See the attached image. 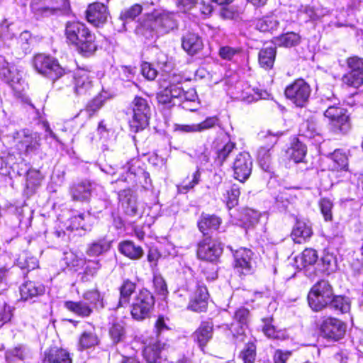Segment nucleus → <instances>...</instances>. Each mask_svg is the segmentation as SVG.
<instances>
[{"label": "nucleus", "instance_id": "19", "mask_svg": "<svg viewBox=\"0 0 363 363\" xmlns=\"http://www.w3.org/2000/svg\"><path fill=\"white\" fill-rule=\"evenodd\" d=\"M12 137L14 140H18L25 147L26 152L33 151L39 146L40 137L36 133H29L26 130L16 131Z\"/></svg>", "mask_w": 363, "mask_h": 363}, {"label": "nucleus", "instance_id": "36", "mask_svg": "<svg viewBox=\"0 0 363 363\" xmlns=\"http://www.w3.org/2000/svg\"><path fill=\"white\" fill-rule=\"evenodd\" d=\"M92 216L89 213H81L74 216L70 219L69 228L72 230H78L79 228L84 230H89L91 228V220Z\"/></svg>", "mask_w": 363, "mask_h": 363}, {"label": "nucleus", "instance_id": "22", "mask_svg": "<svg viewBox=\"0 0 363 363\" xmlns=\"http://www.w3.org/2000/svg\"><path fill=\"white\" fill-rule=\"evenodd\" d=\"M21 299L30 301L44 294L45 286L38 282L28 281L20 286Z\"/></svg>", "mask_w": 363, "mask_h": 363}, {"label": "nucleus", "instance_id": "31", "mask_svg": "<svg viewBox=\"0 0 363 363\" xmlns=\"http://www.w3.org/2000/svg\"><path fill=\"white\" fill-rule=\"evenodd\" d=\"M276 53V48L274 46L262 48L258 55L260 66L266 69H271L275 60Z\"/></svg>", "mask_w": 363, "mask_h": 363}, {"label": "nucleus", "instance_id": "40", "mask_svg": "<svg viewBox=\"0 0 363 363\" xmlns=\"http://www.w3.org/2000/svg\"><path fill=\"white\" fill-rule=\"evenodd\" d=\"M224 199L229 209L235 207L238 203V199L240 194V187L236 184L230 185L225 190Z\"/></svg>", "mask_w": 363, "mask_h": 363}, {"label": "nucleus", "instance_id": "59", "mask_svg": "<svg viewBox=\"0 0 363 363\" xmlns=\"http://www.w3.org/2000/svg\"><path fill=\"white\" fill-rule=\"evenodd\" d=\"M347 65L350 72L362 74L363 75V58L358 57H352L347 60Z\"/></svg>", "mask_w": 363, "mask_h": 363}, {"label": "nucleus", "instance_id": "29", "mask_svg": "<svg viewBox=\"0 0 363 363\" xmlns=\"http://www.w3.org/2000/svg\"><path fill=\"white\" fill-rule=\"evenodd\" d=\"M221 223V219L214 215L202 214L198 222L199 230L203 234L207 235L209 231L216 230Z\"/></svg>", "mask_w": 363, "mask_h": 363}, {"label": "nucleus", "instance_id": "62", "mask_svg": "<svg viewBox=\"0 0 363 363\" xmlns=\"http://www.w3.org/2000/svg\"><path fill=\"white\" fill-rule=\"evenodd\" d=\"M153 284L155 291L157 294L164 296L167 294V286L164 278L160 275L156 274L153 278Z\"/></svg>", "mask_w": 363, "mask_h": 363}, {"label": "nucleus", "instance_id": "51", "mask_svg": "<svg viewBox=\"0 0 363 363\" xmlns=\"http://www.w3.org/2000/svg\"><path fill=\"white\" fill-rule=\"evenodd\" d=\"M321 264L323 269H321L323 273L330 274L336 269V259L335 257L329 253L325 254L321 259Z\"/></svg>", "mask_w": 363, "mask_h": 363}, {"label": "nucleus", "instance_id": "8", "mask_svg": "<svg viewBox=\"0 0 363 363\" xmlns=\"http://www.w3.org/2000/svg\"><path fill=\"white\" fill-rule=\"evenodd\" d=\"M310 86L302 79L294 81L285 89V95L296 106L303 107L308 102L311 95Z\"/></svg>", "mask_w": 363, "mask_h": 363}, {"label": "nucleus", "instance_id": "25", "mask_svg": "<svg viewBox=\"0 0 363 363\" xmlns=\"http://www.w3.org/2000/svg\"><path fill=\"white\" fill-rule=\"evenodd\" d=\"M92 77L89 72L78 71L74 77V91L77 95L86 94L92 88Z\"/></svg>", "mask_w": 363, "mask_h": 363}, {"label": "nucleus", "instance_id": "47", "mask_svg": "<svg viewBox=\"0 0 363 363\" xmlns=\"http://www.w3.org/2000/svg\"><path fill=\"white\" fill-rule=\"evenodd\" d=\"M256 355V345L253 342H248L240 353L239 357L244 363H254Z\"/></svg>", "mask_w": 363, "mask_h": 363}, {"label": "nucleus", "instance_id": "15", "mask_svg": "<svg viewBox=\"0 0 363 363\" xmlns=\"http://www.w3.org/2000/svg\"><path fill=\"white\" fill-rule=\"evenodd\" d=\"M169 347V344L160 340L152 341L145 347L143 357L148 363H159L162 358V352Z\"/></svg>", "mask_w": 363, "mask_h": 363}, {"label": "nucleus", "instance_id": "18", "mask_svg": "<svg viewBox=\"0 0 363 363\" xmlns=\"http://www.w3.org/2000/svg\"><path fill=\"white\" fill-rule=\"evenodd\" d=\"M143 11V6L140 4H135L133 6L123 9L119 15L118 21L121 26L118 28L119 32L126 31L128 26L132 23L137 16Z\"/></svg>", "mask_w": 363, "mask_h": 363}, {"label": "nucleus", "instance_id": "28", "mask_svg": "<svg viewBox=\"0 0 363 363\" xmlns=\"http://www.w3.org/2000/svg\"><path fill=\"white\" fill-rule=\"evenodd\" d=\"M43 363H72V360L67 350L54 348L45 353Z\"/></svg>", "mask_w": 363, "mask_h": 363}, {"label": "nucleus", "instance_id": "42", "mask_svg": "<svg viewBox=\"0 0 363 363\" xmlns=\"http://www.w3.org/2000/svg\"><path fill=\"white\" fill-rule=\"evenodd\" d=\"M329 306L342 313H347L350 310V302L348 298L342 296L333 295Z\"/></svg>", "mask_w": 363, "mask_h": 363}, {"label": "nucleus", "instance_id": "11", "mask_svg": "<svg viewBox=\"0 0 363 363\" xmlns=\"http://www.w3.org/2000/svg\"><path fill=\"white\" fill-rule=\"evenodd\" d=\"M234 177L241 182H245L251 174L252 160L247 152H239L233 162Z\"/></svg>", "mask_w": 363, "mask_h": 363}, {"label": "nucleus", "instance_id": "17", "mask_svg": "<svg viewBox=\"0 0 363 363\" xmlns=\"http://www.w3.org/2000/svg\"><path fill=\"white\" fill-rule=\"evenodd\" d=\"M118 199L125 213L130 216L140 214L135 196L130 189H125L118 192Z\"/></svg>", "mask_w": 363, "mask_h": 363}, {"label": "nucleus", "instance_id": "60", "mask_svg": "<svg viewBox=\"0 0 363 363\" xmlns=\"http://www.w3.org/2000/svg\"><path fill=\"white\" fill-rule=\"evenodd\" d=\"M263 326L262 331L264 334L270 338H277L278 337V332L277 331L275 327L272 324V318H267L262 320Z\"/></svg>", "mask_w": 363, "mask_h": 363}, {"label": "nucleus", "instance_id": "37", "mask_svg": "<svg viewBox=\"0 0 363 363\" xmlns=\"http://www.w3.org/2000/svg\"><path fill=\"white\" fill-rule=\"evenodd\" d=\"M255 26L261 32H272L277 29L279 21L275 16H265L256 20Z\"/></svg>", "mask_w": 363, "mask_h": 363}, {"label": "nucleus", "instance_id": "64", "mask_svg": "<svg viewBox=\"0 0 363 363\" xmlns=\"http://www.w3.org/2000/svg\"><path fill=\"white\" fill-rule=\"evenodd\" d=\"M96 337L91 333H84L79 340L80 346L83 348L92 347L96 345Z\"/></svg>", "mask_w": 363, "mask_h": 363}, {"label": "nucleus", "instance_id": "26", "mask_svg": "<svg viewBox=\"0 0 363 363\" xmlns=\"http://www.w3.org/2000/svg\"><path fill=\"white\" fill-rule=\"evenodd\" d=\"M208 294L206 286H199L190 301L188 308L195 312L204 311L207 308Z\"/></svg>", "mask_w": 363, "mask_h": 363}, {"label": "nucleus", "instance_id": "44", "mask_svg": "<svg viewBox=\"0 0 363 363\" xmlns=\"http://www.w3.org/2000/svg\"><path fill=\"white\" fill-rule=\"evenodd\" d=\"M0 77L11 86L20 80L19 74L13 68L9 67L8 64L0 69Z\"/></svg>", "mask_w": 363, "mask_h": 363}, {"label": "nucleus", "instance_id": "1", "mask_svg": "<svg viewBox=\"0 0 363 363\" xmlns=\"http://www.w3.org/2000/svg\"><path fill=\"white\" fill-rule=\"evenodd\" d=\"M65 35L67 40L81 52L92 54L97 48L95 35L84 23L79 21L67 23Z\"/></svg>", "mask_w": 363, "mask_h": 363}, {"label": "nucleus", "instance_id": "54", "mask_svg": "<svg viewBox=\"0 0 363 363\" xmlns=\"http://www.w3.org/2000/svg\"><path fill=\"white\" fill-rule=\"evenodd\" d=\"M302 135L306 138H313L315 136H320L316 124L313 121H307L302 124L301 129Z\"/></svg>", "mask_w": 363, "mask_h": 363}, {"label": "nucleus", "instance_id": "33", "mask_svg": "<svg viewBox=\"0 0 363 363\" xmlns=\"http://www.w3.org/2000/svg\"><path fill=\"white\" fill-rule=\"evenodd\" d=\"M275 45L291 48L298 45L301 42V36L294 32H288L275 37L273 40Z\"/></svg>", "mask_w": 363, "mask_h": 363}, {"label": "nucleus", "instance_id": "4", "mask_svg": "<svg viewBox=\"0 0 363 363\" xmlns=\"http://www.w3.org/2000/svg\"><path fill=\"white\" fill-rule=\"evenodd\" d=\"M133 116L130 121V128L137 133L144 130L149 124L151 116V106L147 99L135 96L132 101Z\"/></svg>", "mask_w": 363, "mask_h": 363}, {"label": "nucleus", "instance_id": "5", "mask_svg": "<svg viewBox=\"0 0 363 363\" xmlns=\"http://www.w3.org/2000/svg\"><path fill=\"white\" fill-rule=\"evenodd\" d=\"M35 69L40 74L55 81L65 74V69L61 67L55 57L45 55L37 54L33 60Z\"/></svg>", "mask_w": 363, "mask_h": 363}, {"label": "nucleus", "instance_id": "52", "mask_svg": "<svg viewBox=\"0 0 363 363\" xmlns=\"http://www.w3.org/2000/svg\"><path fill=\"white\" fill-rule=\"evenodd\" d=\"M317 252L313 249H306L303 251L299 259L303 267L314 264L318 260Z\"/></svg>", "mask_w": 363, "mask_h": 363}, {"label": "nucleus", "instance_id": "24", "mask_svg": "<svg viewBox=\"0 0 363 363\" xmlns=\"http://www.w3.org/2000/svg\"><path fill=\"white\" fill-rule=\"evenodd\" d=\"M157 32L152 18H140L135 28V33L141 38L152 40Z\"/></svg>", "mask_w": 363, "mask_h": 363}, {"label": "nucleus", "instance_id": "48", "mask_svg": "<svg viewBox=\"0 0 363 363\" xmlns=\"http://www.w3.org/2000/svg\"><path fill=\"white\" fill-rule=\"evenodd\" d=\"M305 13L308 16L311 20L315 21L330 14V10L322 5L317 7L306 6L305 8Z\"/></svg>", "mask_w": 363, "mask_h": 363}, {"label": "nucleus", "instance_id": "20", "mask_svg": "<svg viewBox=\"0 0 363 363\" xmlns=\"http://www.w3.org/2000/svg\"><path fill=\"white\" fill-rule=\"evenodd\" d=\"M213 334V324L211 321H203L199 327L193 333L194 340L203 350L212 339Z\"/></svg>", "mask_w": 363, "mask_h": 363}, {"label": "nucleus", "instance_id": "32", "mask_svg": "<svg viewBox=\"0 0 363 363\" xmlns=\"http://www.w3.org/2000/svg\"><path fill=\"white\" fill-rule=\"evenodd\" d=\"M65 306L68 311L82 318L89 317L93 312L91 306L84 301H68L65 303Z\"/></svg>", "mask_w": 363, "mask_h": 363}, {"label": "nucleus", "instance_id": "49", "mask_svg": "<svg viewBox=\"0 0 363 363\" xmlns=\"http://www.w3.org/2000/svg\"><path fill=\"white\" fill-rule=\"evenodd\" d=\"M109 334L114 342L122 341L125 337V328L123 322L113 323L110 328Z\"/></svg>", "mask_w": 363, "mask_h": 363}, {"label": "nucleus", "instance_id": "46", "mask_svg": "<svg viewBox=\"0 0 363 363\" xmlns=\"http://www.w3.org/2000/svg\"><path fill=\"white\" fill-rule=\"evenodd\" d=\"M30 353V350L23 345H19L15 348L8 350L6 352V359L7 361H12L14 358L23 360Z\"/></svg>", "mask_w": 363, "mask_h": 363}, {"label": "nucleus", "instance_id": "23", "mask_svg": "<svg viewBox=\"0 0 363 363\" xmlns=\"http://www.w3.org/2000/svg\"><path fill=\"white\" fill-rule=\"evenodd\" d=\"M92 190V183L84 180L73 184L70 188V194L74 201H86L91 197Z\"/></svg>", "mask_w": 363, "mask_h": 363}, {"label": "nucleus", "instance_id": "55", "mask_svg": "<svg viewBox=\"0 0 363 363\" xmlns=\"http://www.w3.org/2000/svg\"><path fill=\"white\" fill-rule=\"evenodd\" d=\"M321 213L326 221L332 220V208L333 204L332 201L328 198H323L319 202Z\"/></svg>", "mask_w": 363, "mask_h": 363}, {"label": "nucleus", "instance_id": "57", "mask_svg": "<svg viewBox=\"0 0 363 363\" xmlns=\"http://www.w3.org/2000/svg\"><path fill=\"white\" fill-rule=\"evenodd\" d=\"M219 123V118L217 116L207 117L204 121L196 124L197 133L203 132L211 129Z\"/></svg>", "mask_w": 363, "mask_h": 363}, {"label": "nucleus", "instance_id": "41", "mask_svg": "<svg viewBox=\"0 0 363 363\" xmlns=\"http://www.w3.org/2000/svg\"><path fill=\"white\" fill-rule=\"evenodd\" d=\"M257 160L263 170L270 172L272 164V148L261 147L258 151Z\"/></svg>", "mask_w": 363, "mask_h": 363}, {"label": "nucleus", "instance_id": "10", "mask_svg": "<svg viewBox=\"0 0 363 363\" xmlns=\"http://www.w3.org/2000/svg\"><path fill=\"white\" fill-rule=\"evenodd\" d=\"M223 253V247L220 242L211 238H206L198 245L197 256L200 259L215 262Z\"/></svg>", "mask_w": 363, "mask_h": 363}, {"label": "nucleus", "instance_id": "3", "mask_svg": "<svg viewBox=\"0 0 363 363\" xmlns=\"http://www.w3.org/2000/svg\"><path fill=\"white\" fill-rule=\"evenodd\" d=\"M333 289L328 281L321 279L317 281L308 294V302L314 311H320L329 306L333 297Z\"/></svg>", "mask_w": 363, "mask_h": 363}, {"label": "nucleus", "instance_id": "34", "mask_svg": "<svg viewBox=\"0 0 363 363\" xmlns=\"http://www.w3.org/2000/svg\"><path fill=\"white\" fill-rule=\"evenodd\" d=\"M136 284L129 279L123 281L119 288L120 297L118 301L119 306H124L130 303V296L135 291Z\"/></svg>", "mask_w": 363, "mask_h": 363}, {"label": "nucleus", "instance_id": "50", "mask_svg": "<svg viewBox=\"0 0 363 363\" xmlns=\"http://www.w3.org/2000/svg\"><path fill=\"white\" fill-rule=\"evenodd\" d=\"M342 83L353 87H359L363 84L362 74H357L356 72H348L342 78Z\"/></svg>", "mask_w": 363, "mask_h": 363}, {"label": "nucleus", "instance_id": "58", "mask_svg": "<svg viewBox=\"0 0 363 363\" xmlns=\"http://www.w3.org/2000/svg\"><path fill=\"white\" fill-rule=\"evenodd\" d=\"M192 180L188 184H184V182L177 186V190L180 194H186L190 189H193L195 185L198 184L200 181L201 174L199 170L196 171L193 176Z\"/></svg>", "mask_w": 363, "mask_h": 363}, {"label": "nucleus", "instance_id": "6", "mask_svg": "<svg viewBox=\"0 0 363 363\" xmlns=\"http://www.w3.org/2000/svg\"><path fill=\"white\" fill-rule=\"evenodd\" d=\"M30 8L37 18L48 17L69 8L68 0H32Z\"/></svg>", "mask_w": 363, "mask_h": 363}, {"label": "nucleus", "instance_id": "14", "mask_svg": "<svg viewBox=\"0 0 363 363\" xmlns=\"http://www.w3.org/2000/svg\"><path fill=\"white\" fill-rule=\"evenodd\" d=\"M252 252L246 248H240L234 254L235 269L242 274H250L253 266L252 262Z\"/></svg>", "mask_w": 363, "mask_h": 363}, {"label": "nucleus", "instance_id": "56", "mask_svg": "<svg viewBox=\"0 0 363 363\" xmlns=\"http://www.w3.org/2000/svg\"><path fill=\"white\" fill-rule=\"evenodd\" d=\"M104 101L103 96L98 95L87 104L86 111L90 117L103 106Z\"/></svg>", "mask_w": 363, "mask_h": 363}, {"label": "nucleus", "instance_id": "45", "mask_svg": "<svg viewBox=\"0 0 363 363\" xmlns=\"http://www.w3.org/2000/svg\"><path fill=\"white\" fill-rule=\"evenodd\" d=\"M330 157L334 162V168L337 169H345L347 167V156L343 150L340 149L335 150L330 155Z\"/></svg>", "mask_w": 363, "mask_h": 363}, {"label": "nucleus", "instance_id": "9", "mask_svg": "<svg viewBox=\"0 0 363 363\" xmlns=\"http://www.w3.org/2000/svg\"><path fill=\"white\" fill-rule=\"evenodd\" d=\"M250 319V311L245 307H241L235 311L233 322L230 325L223 324L219 328L224 331H229L233 337H238L245 333Z\"/></svg>", "mask_w": 363, "mask_h": 363}, {"label": "nucleus", "instance_id": "53", "mask_svg": "<svg viewBox=\"0 0 363 363\" xmlns=\"http://www.w3.org/2000/svg\"><path fill=\"white\" fill-rule=\"evenodd\" d=\"M235 146L236 145L235 143L228 141L220 148L218 149L217 160L220 164H222L223 162L228 158V157L233 152Z\"/></svg>", "mask_w": 363, "mask_h": 363}, {"label": "nucleus", "instance_id": "13", "mask_svg": "<svg viewBox=\"0 0 363 363\" xmlns=\"http://www.w3.org/2000/svg\"><path fill=\"white\" fill-rule=\"evenodd\" d=\"M86 13L87 21L97 27L106 23L109 16L107 6L99 2L90 4Z\"/></svg>", "mask_w": 363, "mask_h": 363}, {"label": "nucleus", "instance_id": "38", "mask_svg": "<svg viewBox=\"0 0 363 363\" xmlns=\"http://www.w3.org/2000/svg\"><path fill=\"white\" fill-rule=\"evenodd\" d=\"M83 298L86 301L88 304L96 309L104 307V299L97 289L86 291L83 294Z\"/></svg>", "mask_w": 363, "mask_h": 363}, {"label": "nucleus", "instance_id": "7", "mask_svg": "<svg viewBox=\"0 0 363 363\" xmlns=\"http://www.w3.org/2000/svg\"><path fill=\"white\" fill-rule=\"evenodd\" d=\"M155 303L154 297L147 289H141L135 296L131 315L135 320H143L149 315L150 310Z\"/></svg>", "mask_w": 363, "mask_h": 363}, {"label": "nucleus", "instance_id": "63", "mask_svg": "<svg viewBox=\"0 0 363 363\" xmlns=\"http://www.w3.org/2000/svg\"><path fill=\"white\" fill-rule=\"evenodd\" d=\"M162 89L157 94V99L159 104L173 105L172 99L169 95V89L167 86H161Z\"/></svg>", "mask_w": 363, "mask_h": 363}, {"label": "nucleus", "instance_id": "16", "mask_svg": "<svg viewBox=\"0 0 363 363\" xmlns=\"http://www.w3.org/2000/svg\"><path fill=\"white\" fill-rule=\"evenodd\" d=\"M167 87L169 89L173 105H176L177 102L182 103L184 101H194L196 98L195 91L190 89L185 91L181 83H175L174 81H170L167 85Z\"/></svg>", "mask_w": 363, "mask_h": 363}, {"label": "nucleus", "instance_id": "35", "mask_svg": "<svg viewBox=\"0 0 363 363\" xmlns=\"http://www.w3.org/2000/svg\"><path fill=\"white\" fill-rule=\"evenodd\" d=\"M120 252L132 259H138L143 255L141 247L135 245L131 241H124L119 245Z\"/></svg>", "mask_w": 363, "mask_h": 363}, {"label": "nucleus", "instance_id": "27", "mask_svg": "<svg viewBox=\"0 0 363 363\" xmlns=\"http://www.w3.org/2000/svg\"><path fill=\"white\" fill-rule=\"evenodd\" d=\"M183 49L191 55H194L203 49L201 38L196 33H188L182 38Z\"/></svg>", "mask_w": 363, "mask_h": 363}, {"label": "nucleus", "instance_id": "21", "mask_svg": "<svg viewBox=\"0 0 363 363\" xmlns=\"http://www.w3.org/2000/svg\"><path fill=\"white\" fill-rule=\"evenodd\" d=\"M153 21L157 32L161 33H169L177 27L174 13L164 11L157 15Z\"/></svg>", "mask_w": 363, "mask_h": 363}, {"label": "nucleus", "instance_id": "43", "mask_svg": "<svg viewBox=\"0 0 363 363\" xmlns=\"http://www.w3.org/2000/svg\"><path fill=\"white\" fill-rule=\"evenodd\" d=\"M306 147L302 143L297 140L295 142L290 150L289 155L291 159L293 160L296 163L303 162L306 155Z\"/></svg>", "mask_w": 363, "mask_h": 363}, {"label": "nucleus", "instance_id": "39", "mask_svg": "<svg viewBox=\"0 0 363 363\" xmlns=\"http://www.w3.org/2000/svg\"><path fill=\"white\" fill-rule=\"evenodd\" d=\"M110 242L105 238L99 239L92 242L88 250L87 254L89 256H99L108 251L110 248Z\"/></svg>", "mask_w": 363, "mask_h": 363}, {"label": "nucleus", "instance_id": "2", "mask_svg": "<svg viewBox=\"0 0 363 363\" xmlns=\"http://www.w3.org/2000/svg\"><path fill=\"white\" fill-rule=\"evenodd\" d=\"M323 100L331 102L324 113L325 116L341 133H347L350 129V118L347 110L337 106L340 104L339 99L333 93H329L328 95L323 96Z\"/></svg>", "mask_w": 363, "mask_h": 363}, {"label": "nucleus", "instance_id": "12", "mask_svg": "<svg viewBox=\"0 0 363 363\" xmlns=\"http://www.w3.org/2000/svg\"><path fill=\"white\" fill-rule=\"evenodd\" d=\"M320 332L325 337L338 340L345 335L346 325L337 318H326L320 325Z\"/></svg>", "mask_w": 363, "mask_h": 363}, {"label": "nucleus", "instance_id": "61", "mask_svg": "<svg viewBox=\"0 0 363 363\" xmlns=\"http://www.w3.org/2000/svg\"><path fill=\"white\" fill-rule=\"evenodd\" d=\"M21 268L26 269L28 271L33 270L38 267V262L34 257H22L18 260Z\"/></svg>", "mask_w": 363, "mask_h": 363}, {"label": "nucleus", "instance_id": "30", "mask_svg": "<svg viewBox=\"0 0 363 363\" xmlns=\"http://www.w3.org/2000/svg\"><path fill=\"white\" fill-rule=\"evenodd\" d=\"M313 232L311 227L303 221L298 220L291 233L293 240L296 243H302L311 238Z\"/></svg>", "mask_w": 363, "mask_h": 363}]
</instances>
